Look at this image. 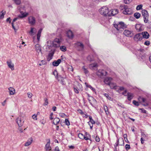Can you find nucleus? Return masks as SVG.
Here are the masks:
<instances>
[{"mask_svg": "<svg viewBox=\"0 0 151 151\" xmlns=\"http://www.w3.org/2000/svg\"><path fill=\"white\" fill-rule=\"evenodd\" d=\"M114 25L115 28L119 32L122 31L124 29L127 27V25L123 22H119L117 24H114Z\"/></svg>", "mask_w": 151, "mask_h": 151, "instance_id": "1", "label": "nucleus"}, {"mask_svg": "<svg viewBox=\"0 0 151 151\" xmlns=\"http://www.w3.org/2000/svg\"><path fill=\"white\" fill-rule=\"evenodd\" d=\"M18 9L19 10L21 14V15H19L18 17L19 18H22L26 17L29 14L28 13L24 12L22 11V10H24L25 7L24 6H20L18 7Z\"/></svg>", "mask_w": 151, "mask_h": 151, "instance_id": "2", "label": "nucleus"}, {"mask_svg": "<svg viewBox=\"0 0 151 151\" xmlns=\"http://www.w3.org/2000/svg\"><path fill=\"white\" fill-rule=\"evenodd\" d=\"M100 14L104 16H109V12L108 8L106 6H104L102 7L101 9L99 10Z\"/></svg>", "mask_w": 151, "mask_h": 151, "instance_id": "3", "label": "nucleus"}, {"mask_svg": "<svg viewBox=\"0 0 151 151\" xmlns=\"http://www.w3.org/2000/svg\"><path fill=\"white\" fill-rule=\"evenodd\" d=\"M142 15L143 16L145 22L147 23L149 18V14L147 11L145 10H142Z\"/></svg>", "mask_w": 151, "mask_h": 151, "instance_id": "4", "label": "nucleus"}, {"mask_svg": "<svg viewBox=\"0 0 151 151\" xmlns=\"http://www.w3.org/2000/svg\"><path fill=\"white\" fill-rule=\"evenodd\" d=\"M124 10L123 11V13L125 14H131L132 12L131 9L128 8L127 5H124Z\"/></svg>", "mask_w": 151, "mask_h": 151, "instance_id": "5", "label": "nucleus"}, {"mask_svg": "<svg viewBox=\"0 0 151 151\" xmlns=\"http://www.w3.org/2000/svg\"><path fill=\"white\" fill-rule=\"evenodd\" d=\"M61 41V38L60 39L58 38H55L52 42L53 46L56 47H59Z\"/></svg>", "mask_w": 151, "mask_h": 151, "instance_id": "6", "label": "nucleus"}, {"mask_svg": "<svg viewBox=\"0 0 151 151\" xmlns=\"http://www.w3.org/2000/svg\"><path fill=\"white\" fill-rule=\"evenodd\" d=\"M16 121L18 124L19 126L20 127L23 125L24 121L23 117L20 116L16 119Z\"/></svg>", "mask_w": 151, "mask_h": 151, "instance_id": "7", "label": "nucleus"}, {"mask_svg": "<svg viewBox=\"0 0 151 151\" xmlns=\"http://www.w3.org/2000/svg\"><path fill=\"white\" fill-rule=\"evenodd\" d=\"M29 23L31 25H34L36 23L35 18L32 16H30L28 18Z\"/></svg>", "mask_w": 151, "mask_h": 151, "instance_id": "8", "label": "nucleus"}, {"mask_svg": "<svg viewBox=\"0 0 151 151\" xmlns=\"http://www.w3.org/2000/svg\"><path fill=\"white\" fill-rule=\"evenodd\" d=\"M76 46L77 49L79 51H82L84 49V45L80 42H77L76 44Z\"/></svg>", "mask_w": 151, "mask_h": 151, "instance_id": "9", "label": "nucleus"}, {"mask_svg": "<svg viewBox=\"0 0 151 151\" xmlns=\"http://www.w3.org/2000/svg\"><path fill=\"white\" fill-rule=\"evenodd\" d=\"M107 73L106 71L103 70H99L96 72L97 75L100 77H101L103 76H106Z\"/></svg>", "mask_w": 151, "mask_h": 151, "instance_id": "10", "label": "nucleus"}, {"mask_svg": "<svg viewBox=\"0 0 151 151\" xmlns=\"http://www.w3.org/2000/svg\"><path fill=\"white\" fill-rule=\"evenodd\" d=\"M123 34L126 37H131L133 35L132 32L128 29H125L123 32Z\"/></svg>", "mask_w": 151, "mask_h": 151, "instance_id": "11", "label": "nucleus"}, {"mask_svg": "<svg viewBox=\"0 0 151 151\" xmlns=\"http://www.w3.org/2000/svg\"><path fill=\"white\" fill-rule=\"evenodd\" d=\"M134 39L135 41L137 42L141 40L142 39L141 33H139L136 35L134 36Z\"/></svg>", "mask_w": 151, "mask_h": 151, "instance_id": "12", "label": "nucleus"}, {"mask_svg": "<svg viewBox=\"0 0 151 151\" xmlns=\"http://www.w3.org/2000/svg\"><path fill=\"white\" fill-rule=\"evenodd\" d=\"M116 147L118 145H123L124 144V141L123 139L122 138H120L117 139V142L115 143Z\"/></svg>", "mask_w": 151, "mask_h": 151, "instance_id": "13", "label": "nucleus"}, {"mask_svg": "<svg viewBox=\"0 0 151 151\" xmlns=\"http://www.w3.org/2000/svg\"><path fill=\"white\" fill-rule=\"evenodd\" d=\"M118 13V10L117 9H114L109 11V16H114Z\"/></svg>", "mask_w": 151, "mask_h": 151, "instance_id": "14", "label": "nucleus"}, {"mask_svg": "<svg viewBox=\"0 0 151 151\" xmlns=\"http://www.w3.org/2000/svg\"><path fill=\"white\" fill-rule=\"evenodd\" d=\"M50 139H48V142H47V144L45 145V149L46 151H49V150H52L51 147L50 146Z\"/></svg>", "mask_w": 151, "mask_h": 151, "instance_id": "15", "label": "nucleus"}, {"mask_svg": "<svg viewBox=\"0 0 151 151\" xmlns=\"http://www.w3.org/2000/svg\"><path fill=\"white\" fill-rule=\"evenodd\" d=\"M112 78L111 77H106L105 78L104 80V83L109 85L111 82Z\"/></svg>", "mask_w": 151, "mask_h": 151, "instance_id": "16", "label": "nucleus"}, {"mask_svg": "<svg viewBox=\"0 0 151 151\" xmlns=\"http://www.w3.org/2000/svg\"><path fill=\"white\" fill-rule=\"evenodd\" d=\"M141 34L142 35V38L148 39L150 36L149 34L146 31L142 32L141 33Z\"/></svg>", "mask_w": 151, "mask_h": 151, "instance_id": "17", "label": "nucleus"}, {"mask_svg": "<svg viewBox=\"0 0 151 151\" xmlns=\"http://www.w3.org/2000/svg\"><path fill=\"white\" fill-rule=\"evenodd\" d=\"M67 36L69 39H72L74 35L72 32L71 30H69L67 32Z\"/></svg>", "mask_w": 151, "mask_h": 151, "instance_id": "18", "label": "nucleus"}, {"mask_svg": "<svg viewBox=\"0 0 151 151\" xmlns=\"http://www.w3.org/2000/svg\"><path fill=\"white\" fill-rule=\"evenodd\" d=\"M7 63L8 67L10 68L12 70H13L14 69V65L12 63L11 60H9L7 61Z\"/></svg>", "mask_w": 151, "mask_h": 151, "instance_id": "19", "label": "nucleus"}, {"mask_svg": "<svg viewBox=\"0 0 151 151\" xmlns=\"http://www.w3.org/2000/svg\"><path fill=\"white\" fill-rule=\"evenodd\" d=\"M61 62V60L60 59H58L57 60H54L52 62V65L54 66H57Z\"/></svg>", "mask_w": 151, "mask_h": 151, "instance_id": "20", "label": "nucleus"}, {"mask_svg": "<svg viewBox=\"0 0 151 151\" xmlns=\"http://www.w3.org/2000/svg\"><path fill=\"white\" fill-rule=\"evenodd\" d=\"M65 78L62 77L61 76H60L57 78L59 81H60L61 83L63 85H65Z\"/></svg>", "mask_w": 151, "mask_h": 151, "instance_id": "21", "label": "nucleus"}, {"mask_svg": "<svg viewBox=\"0 0 151 151\" xmlns=\"http://www.w3.org/2000/svg\"><path fill=\"white\" fill-rule=\"evenodd\" d=\"M35 48L36 52L38 53L41 52V47L38 44H37L35 46Z\"/></svg>", "mask_w": 151, "mask_h": 151, "instance_id": "22", "label": "nucleus"}, {"mask_svg": "<svg viewBox=\"0 0 151 151\" xmlns=\"http://www.w3.org/2000/svg\"><path fill=\"white\" fill-rule=\"evenodd\" d=\"M111 89H117L118 86L116 85V84L114 83H111L109 85Z\"/></svg>", "mask_w": 151, "mask_h": 151, "instance_id": "23", "label": "nucleus"}, {"mask_svg": "<svg viewBox=\"0 0 151 151\" xmlns=\"http://www.w3.org/2000/svg\"><path fill=\"white\" fill-rule=\"evenodd\" d=\"M139 99H141L142 101L144 103L143 104V105L145 106H147L148 105V104L146 99L144 98H140Z\"/></svg>", "mask_w": 151, "mask_h": 151, "instance_id": "24", "label": "nucleus"}, {"mask_svg": "<svg viewBox=\"0 0 151 151\" xmlns=\"http://www.w3.org/2000/svg\"><path fill=\"white\" fill-rule=\"evenodd\" d=\"M37 31L36 29L35 28L31 27L29 33L30 35H34Z\"/></svg>", "mask_w": 151, "mask_h": 151, "instance_id": "25", "label": "nucleus"}, {"mask_svg": "<svg viewBox=\"0 0 151 151\" xmlns=\"http://www.w3.org/2000/svg\"><path fill=\"white\" fill-rule=\"evenodd\" d=\"M33 141L32 138H30L26 142L25 145L24 146H28L29 145H30L32 143Z\"/></svg>", "mask_w": 151, "mask_h": 151, "instance_id": "26", "label": "nucleus"}, {"mask_svg": "<svg viewBox=\"0 0 151 151\" xmlns=\"http://www.w3.org/2000/svg\"><path fill=\"white\" fill-rule=\"evenodd\" d=\"M8 89L9 91V94L10 95H13L15 93V90L14 88L10 87Z\"/></svg>", "mask_w": 151, "mask_h": 151, "instance_id": "27", "label": "nucleus"}, {"mask_svg": "<svg viewBox=\"0 0 151 151\" xmlns=\"http://www.w3.org/2000/svg\"><path fill=\"white\" fill-rule=\"evenodd\" d=\"M127 99L129 101H131L133 98V94L131 93H127Z\"/></svg>", "mask_w": 151, "mask_h": 151, "instance_id": "28", "label": "nucleus"}, {"mask_svg": "<svg viewBox=\"0 0 151 151\" xmlns=\"http://www.w3.org/2000/svg\"><path fill=\"white\" fill-rule=\"evenodd\" d=\"M144 51V50L143 49H139L137 50V53H135V54L137 55H138L140 57H141V55H142V53H143V51Z\"/></svg>", "mask_w": 151, "mask_h": 151, "instance_id": "29", "label": "nucleus"}, {"mask_svg": "<svg viewBox=\"0 0 151 151\" xmlns=\"http://www.w3.org/2000/svg\"><path fill=\"white\" fill-rule=\"evenodd\" d=\"M98 66V64L96 63H94L90 64L89 65V67L91 69H93L94 68Z\"/></svg>", "mask_w": 151, "mask_h": 151, "instance_id": "30", "label": "nucleus"}, {"mask_svg": "<svg viewBox=\"0 0 151 151\" xmlns=\"http://www.w3.org/2000/svg\"><path fill=\"white\" fill-rule=\"evenodd\" d=\"M60 121L59 119L58 118H55L54 119L53 121V123L55 125H57L58 124Z\"/></svg>", "mask_w": 151, "mask_h": 151, "instance_id": "31", "label": "nucleus"}, {"mask_svg": "<svg viewBox=\"0 0 151 151\" xmlns=\"http://www.w3.org/2000/svg\"><path fill=\"white\" fill-rule=\"evenodd\" d=\"M19 17H18V16L17 17L14 18L13 19V20L12 22V28L14 30L15 29V28L14 26V22H15V21H16L17 19H19Z\"/></svg>", "mask_w": 151, "mask_h": 151, "instance_id": "32", "label": "nucleus"}, {"mask_svg": "<svg viewBox=\"0 0 151 151\" xmlns=\"http://www.w3.org/2000/svg\"><path fill=\"white\" fill-rule=\"evenodd\" d=\"M87 59L90 62L93 61V57L92 55H89L87 57Z\"/></svg>", "mask_w": 151, "mask_h": 151, "instance_id": "33", "label": "nucleus"}, {"mask_svg": "<svg viewBox=\"0 0 151 151\" xmlns=\"http://www.w3.org/2000/svg\"><path fill=\"white\" fill-rule=\"evenodd\" d=\"M53 56V54L52 53H50L49 54L48 58H47V60L48 61H50L52 58V56Z\"/></svg>", "mask_w": 151, "mask_h": 151, "instance_id": "34", "label": "nucleus"}, {"mask_svg": "<svg viewBox=\"0 0 151 151\" xmlns=\"http://www.w3.org/2000/svg\"><path fill=\"white\" fill-rule=\"evenodd\" d=\"M140 14L138 12H136L134 14V17L137 19H139L140 17Z\"/></svg>", "mask_w": 151, "mask_h": 151, "instance_id": "35", "label": "nucleus"}, {"mask_svg": "<svg viewBox=\"0 0 151 151\" xmlns=\"http://www.w3.org/2000/svg\"><path fill=\"white\" fill-rule=\"evenodd\" d=\"M85 84H86V86L88 88H90L93 91H95V89L94 88L92 87L91 85L88 84L87 83H85Z\"/></svg>", "mask_w": 151, "mask_h": 151, "instance_id": "36", "label": "nucleus"}, {"mask_svg": "<svg viewBox=\"0 0 151 151\" xmlns=\"http://www.w3.org/2000/svg\"><path fill=\"white\" fill-rule=\"evenodd\" d=\"M135 28L138 31H141L140 29V26L139 24H137L135 26Z\"/></svg>", "mask_w": 151, "mask_h": 151, "instance_id": "37", "label": "nucleus"}, {"mask_svg": "<svg viewBox=\"0 0 151 151\" xmlns=\"http://www.w3.org/2000/svg\"><path fill=\"white\" fill-rule=\"evenodd\" d=\"M82 69L83 70V71L86 74H87L88 73V71L87 70V69L85 68V66H83L82 67Z\"/></svg>", "mask_w": 151, "mask_h": 151, "instance_id": "38", "label": "nucleus"}, {"mask_svg": "<svg viewBox=\"0 0 151 151\" xmlns=\"http://www.w3.org/2000/svg\"><path fill=\"white\" fill-rule=\"evenodd\" d=\"M60 49L63 51H66V47L65 46H61L60 47Z\"/></svg>", "mask_w": 151, "mask_h": 151, "instance_id": "39", "label": "nucleus"}, {"mask_svg": "<svg viewBox=\"0 0 151 151\" xmlns=\"http://www.w3.org/2000/svg\"><path fill=\"white\" fill-rule=\"evenodd\" d=\"M74 90L75 92L76 93H79L78 90H79V89L77 87H74Z\"/></svg>", "mask_w": 151, "mask_h": 151, "instance_id": "40", "label": "nucleus"}, {"mask_svg": "<svg viewBox=\"0 0 151 151\" xmlns=\"http://www.w3.org/2000/svg\"><path fill=\"white\" fill-rule=\"evenodd\" d=\"M143 5L142 4L138 5L136 7V9L137 10H140L142 9Z\"/></svg>", "mask_w": 151, "mask_h": 151, "instance_id": "41", "label": "nucleus"}, {"mask_svg": "<svg viewBox=\"0 0 151 151\" xmlns=\"http://www.w3.org/2000/svg\"><path fill=\"white\" fill-rule=\"evenodd\" d=\"M132 102L133 104L136 106H138L139 105L138 102L135 100H133Z\"/></svg>", "mask_w": 151, "mask_h": 151, "instance_id": "42", "label": "nucleus"}, {"mask_svg": "<svg viewBox=\"0 0 151 151\" xmlns=\"http://www.w3.org/2000/svg\"><path fill=\"white\" fill-rule=\"evenodd\" d=\"M84 135L82 133L79 134L78 135V137L81 139H83Z\"/></svg>", "mask_w": 151, "mask_h": 151, "instance_id": "43", "label": "nucleus"}, {"mask_svg": "<svg viewBox=\"0 0 151 151\" xmlns=\"http://www.w3.org/2000/svg\"><path fill=\"white\" fill-rule=\"evenodd\" d=\"M14 3L17 5H19L21 3L20 0H14Z\"/></svg>", "mask_w": 151, "mask_h": 151, "instance_id": "44", "label": "nucleus"}, {"mask_svg": "<svg viewBox=\"0 0 151 151\" xmlns=\"http://www.w3.org/2000/svg\"><path fill=\"white\" fill-rule=\"evenodd\" d=\"M90 99H92V104H95L96 103V100L93 97L90 96Z\"/></svg>", "mask_w": 151, "mask_h": 151, "instance_id": "45", "label": "nucleus"}, {"mask_svg": "<svg viewBox=\"0 0 151 151\" xmlns=\"http://www.w3.org/2000/svg\"><path fill=\"white\" fill-rule=\"evenodd\" d=\"M46 62L45 60H42L40 62L39 64L40 66H41L43 65H45L46 63Z\"/></svg>", "mask_w": 151, "mask_h": 151, "instance_id": "46", "label": "nucleus"}, {"mask_svg": "<svg viewBox=\"0 0 151 151\" xmlns=\"http://www.w3.org/2000/svg\"><path fill=\"white\" fill-rule=\"evenodd\" d=\"M68 71H73V69L72 68V67L71 66L69 65L68 67Z\"/></svg>", "mask_w": 151, "mask_h": 151, "instance_id": "47", "label": "nucleus"}, {"mask_svg": "<svg viewBox=\"0 0 151 151\" xmlns=\"http://www.w3.org/2000/svg\"><path fill=\"white\" fill-rule=\"evenodd\" d=\"M44 101L45 103H44V105H47L48 104V100L47 98H45L44 99Z\"/></svg>", "mask_w": 151, "mask_h": 151, "instance_id": "48", "label": "nucleus"}, {"mask_svg": "<svg viewBox=\"0 0 151 151\" xmlns=\"http://www.w3.org/2000/svg\"><path fill=\"white\" fill-rule=\"evenodd\" d=\"M130 148V146L129 145L126 144L125 145V149L127 151Z\"/></svg>", "mask_w": 151, "mask_h": 151, "instance_id": "49", "label": "nucleus"}, {"mask_svg": "<svg viewBox=\"0 0 151 151\" xmlns=\"http://www.w3.org/2000/svg\"><path fill=\"white\" fill-rule=\"evenodd\" d=\"M132 1L131 0H124V2L125 4H129Z\"/></svg>", "mask_w": 151, "mask_h": 151, "instance_id": "50", "label": "nucleus"}, {"mask_svg": "<svg viewBox=\"0 0 151 151\" xmlns=\"http://www.w3.org/2000/svg\"><path fill=\"white\" fill-rule=\"evenodd\" d=\"M104 108L106 114H107L108 113H109V112L108 111V109L107 107V106H104Z\"/></svg>", "mask_w": 151, "mask_h": 151, "instance_id": "51", "label": "nucleus"}, {"mask_svg": "<svg viewBox=\"0 0 151 151\" xmlns=\"http://www.w3.org/2000/svg\"><path fill=\"white\" fill-rule=\"evenodd\" d=\"M53 74L54 75V76H55L56 78H58L59 77L57 76L58 75V73L57 71L55 70L53 72Z\"/></svg>", "mask_w": 151, "mask_h": 151, "instance_id": "52", "label": "nucleus"}, {"mask_svg": "<svg viewBox=\"0 0 151 151\" xmlns=\"http://www.w3.org/2000/svg\"><path fill=\"white\" fill-rule=\"evenodd\" d=\"M88 101H89L90 103V104L92 106H93V104H92V102L91 101L92 100V99H90V96H89V98H88Z\"/></svg>", "mask_w": 151, "mask_h": 151, "instance_id": "53", "label": "nucleus"}, {"mask_svg": "<svg viewBox=\"0 0 151 151\" xmlns=\"http://www.w3.org/2000/svg\"><path fill=\"white\" fill-rule=\"evenodd\" d=\"M60 59L61 60V62L64 61V62H65V61L66 60V58L65 57L63 58V56H61V59Z\"/></svg>", "mask_w": 151, "mask_h": 151, "instance_id": "54", "label": "nucleus"}, {"mask_svg": "<svg viewBox=\"0 0 151 151\" xmlns=\"http://www.w3.org/2000/svg\"><path fill=\"white\" fill-rule=\"evenodd\" d=\"M28 97L29 98H31L32 97V93L28 92L27 93Z\"/></svg>", "mask_w": 151, "mask_h": 151, "instance_id": "55", "label": "nucleus"}, {"mask_svg": "<svg viewBox=\"0 0 151 151\" xmlns=\"http://www.w3.org/2000/svg\"><path fill=\"white\" fill-rule=\"evenodd\" d=\"M150 42L149 41H146L144 43V44L146 45H149L150 44Z\"/></svg>", "mask_w": 151, "mask_h": 151, "instance_id": "56", "label": "nucleus"}, {"mask_svg": "<svg viewBox=\"0 0 151 151\" xmlns=\"http://www.w3.org/2000/svg\"><path fill=\"white\" fill-rule=\"evenodd\" d=\"M104 95L108 99H111V98L109 96V95L107 93H105L104 94Z\"/></svg>", "mask_w": 151, "mask_h": 151, "instance_id": "57", "label": "nucleus"}, {"mask_svg": "<svg viewBox=\"0 0 151 151\" xmlns=\"http://www.w3.org/2000/svg\"><path fill=\"white\" fill-rule=\"evenodd\" d=\"M42 30V29H40L38 31V33H37V35L41 36V33Z\"/></svg>", "mask_w": 151, "mask_h": 151, "instance_id": "58", "label": "nucleus"}, {"mask_svg": "<svg viewBox=\"0 0 151 151\" xmlns=\"http://www.w3.org/2000/svg\"><path fill=\"white\" fill-rule=\"evenodd\" d=\"M37 115H35V114H34L32 116V118L35 120H37Z\"/></svg>", "mask_w": 151, "mask_h": 151, "instance_id": "59", "label": "nucleus"}, {"mask_svg": "<svg viewBox=\"0 0 151 151\" xmlns=\"http://www.w3.org/2000/svg\"><path fill=\"white\" fill-rule=\"evenodd\" d=\"M83 139H85L86 140H90V141H91V140L89 139V138L87 137L86 135L84 136Z\"/></svg>", "mask_w": 151, "mask_h": 151, "instance_id": "60", "label": "nucleus"}, {"mask_svg": "<svg viewBox=\"0 0 151 151\" xmlns=\"http://www.w3.org/2000/svg\"><path fill=\"white\" fill-rule=\"evenodd\" d=\"M78 111L79 113H80L81 115H83L84 114V113L81 110L79 109Z\"/></svg>", "mask_w": 151, "mask_h": 151, "instance_id": "61", "label": "nucleus"}, {"mask_svg": "<svg viewBox=\"0 0 151 151\" xmlns=\"http://www.w3.org/2000/svg\"><path fill=\"white\" fill-rule=\"evenodd\" d=\"M95 140L97 142H99L100 141V138L97 136H96V137L95 138Z\"/></svg>", "mask_w": 151, "mask_h": 151, "instance_id": "62", "label": "nucleus"}, {"mask_svg": "<svg viewBox=\"0 0 151 151\" xmlns=\"http://www.w3.org/2000/svg\"><path fill=\"white\" fill-rule=\"evenodd\" d=\"M5 14V13H3L2 14L0 15V19L3 18Z\"/></svg>", "mask_w": 151, "mask_h": 151, "instance_id": "63", "label": "nucleus"}, {"mask_svg": "<svg viewBox=\"0 0 151 151\" xmlns=\"http://www.w3.org/2000/svg\"><path fill=\"white\" fill-rule=\"evenodd\" d=\"M54 151H60L59 150L58 147V146H56L55 147V149Z\"/></svg>", "mask_w": 151, "mask_h": 151, "instance_id": "64", "label": "nucleus"}]
</instances>
